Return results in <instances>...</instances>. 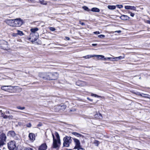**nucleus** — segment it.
Instances as JSON below:
<instances>
[{
	"label": "nucleus",
	"instance_id": "nucleus-43",
	"mask_svg": "<svg viewBox=\"0 0 150 150\" xmlns=\"http://www.w3.org/2000/svg\"><path fill=\"white\" fill-rule=\"evenodd\" d=\"M93 33L97 35V34H99L100 33L99 31H97L94 32Z\"/></svg>",
	"mask_w": 150,
	"mask_h": 150
},
{
	"label": "nucleus",
	"instance_id": "nucleus-33",
	"mask_svg": "<svg viewBox=\"0 0 150 150\" xmlns=\"http://www.w3.org/2000/svg\"><path fill=\"white\" fill-rule=\"evenodd\" d=\"M91 96H94L95 97L99 98L101 97V96H99L93 93H91Z\"/></svg>",
	"mask_w": 150,
	"mask_h": 150
},
{
	"label": "nucleus",
	"instance_id": "nucleus-50",
	"mask_svg": "<svg viewBox=\"0 0 150 150\" xmlns=\"http://www.w3.org/2000/svg\"><path fill=\"white\" fill-rule=\"evenodd\" d=\"M97 45V44H92V45L93 46H96Z\"/></svg>",
	"mask_w": 150,
	"mask_h": 150
},
{
	"label": "nucleus",
	"instance_id": "nucleus-58",
	"mask_svg": "<svg viewBox=\"0 0 150 150\" xmlns=\"http://www.w3.org/2000/svg\"><path fill=\"white\" fill-rule=\"evenodd\" d=\"M0 150H1V149H0Z\"/></svg>",
	"mask_w": 150,
	"mask_h": 150
},
{
	"label": "nucleus",
	"instance_id": "nucleus-55",
	"mask_svg": "<svg viewBox=\"0 0 150 150\" xmlns=\"http://www.w3.org/2000/svg\"><path fill=\"white\" fill-rule=\"evenodd\" d=\"M0 112H1V110H0Z\"/></svg>",
	"mask_w": 150,
	"mask_h": 150
},
{
	"label": "nucleus",
	"instance_id": "nucleus-25",
	"mask_svg": "<svg viewBox=\"0 0 150 150\" xmlns=\"http://www.w3.org/2000/svg\"><path fill=\"white\" fill-rule=\"evenodd\" d=\"M39 2L41 4L43 5H47V3L46 1L43 0H40Z\"/></svg>",
	"mask_w": 150,
	"mask_h": 150
},
{
	"label": "nucleus",
	"instance_id": "nucleus-57",
	"mask_svg": "<svg viewBox=\"0 0 150 150\" xmlns=\"http://www.w3.org/2000/svg\"><path fill=\"white\" fill-rule=\"evenodd\" d=\"M149 24H150V23H149Z\"/></svg>",
	"mask_w": 150,
	"mask_h": 150
},
{
	"label": "nucleus",
	"instance_id": "nucleus-12",
	"mask_svg": "<svg viewBox=\"0 0 150 150\" xmlns=\"http://www.w3.org/2000/svg\"><path fill=\"white\" fill-rule=\"evenodd\" d=\"M47 146L45 143L42 144L39 147V150H46L47 149Z\"/></svg>",
	"mask_w": 150,
	"mask_h": 150
},
{
	"label": "nucleus",
	"instance_id": "nucleus-56",
	"mask_svg": "<svg viewBox=\"0 0 150 150\" xmlns=\"http://www.w3.org/2000/svg\"><path fill=\"white\" fill-rule=\"evenodd\" d=\"M1 131H0V134L1 133Z\"/></svg>",
	"mask_w": 150,
	"mask_h": 150
},
{
	"label": "nucleus",
	"instance_id": "nucleus-3",
	"mask_svg": "<svg viewBox=\"0 0 150 150\" xmlns=\"http://www.w3.org/2000/svg\"><path fill=\"white\" fill-rule=\"evenodd\" d=\"M6 137L4 133H2L0 135V147L5 144Z\"/></svg>",
	"mask_w": 150,
	"mask_h": 150
},
{
	"label": "nucleus",
	"instance_id": "nucleus-42",
	"mask_svg": "<svg viewBox=\"0 0 150 150\" xmlns=\"http://www.w3.org/2000/svg\"><path fill=\"white\" fill-rule=\"evenodd\" d=\"M78 150H85L83 149L81 147V146L79 147V148H77Z\"/></svg>",
	"mask_w": 150,
	"mask_h": 150
},
{
	"label": "nucleus",
	"instance_id": "nucleus-38",
	"mask_svg": "<svg viewBox=\"0 0 150 150\" xmlns=\"http://www.w3.org/2000/svg\"><path fill=\"white\" fill-rule=\"evenodd\" d=\"M26 126L27 127H31V124L30 123H29L28 124H27L26 125Z\"/></svg>",
	"mask_w": 150,
	"mask_h": 150
},
{
	"label": "nucleus",
	"instance_id": "nucleus-23",
	"mask_svg": "<svg viewBox=\"0 0 150 150\" xmlns=\"http://www.w3.org/2000/svg\"><path fill=\"white\" fill-rule=\"evenodd\" d=\"M108 8L110 9L113 10L116 8V6H115L109 5L108 6Z\"/></svg>",
	"mask_w": 150,
	"mask_h": 150
},
{
	"label": "nucleus",
	"instance_id": "nucleus-18",
	"mask_svg": "<svg viewBox=\"0 0 150 150\" xmlns=\"http://www.w3.org/2000/svg\"><path fill=\"white\" fill-rule=\"evenodd\" d=\"M10 86V87H11L12 88H13V87L12 86H2L1 87V89L3 90H5V91H9V88H6V87H8Z\"/></svg>",
	"mask_w": 150,
	"mask_h": 150
},
{
	"label": "nucleus",
	"instance_id": "nucleus-27",
	"mask_svg": "<svg viewBox=\"0 0 150 150\" xmlns=\"http://www.w3.org/2000/svg\"><path fill=\"white\" fill-rule=\"evenodd\" d=\"M72 133L75 136L78 137H80L82 136L81 135L76 132H72Z\"/></svg>",
	"mask_w": 150,
	"mask_h": 150
},
{
	"label": "nucleus",
	"instance_id": "nucleus-46",
	"mask_svg": "<svg viewBox=\"0 0 150 150\" xmlns=\"http://www.w3.org/2000/svg\"><path fill=\"white\" fill-rule=\"evenodd\" d=\"M79 22H80V24L81 25H85V23H83V22H82V23H81V21H79Z\"/></svg>",
	"mask_w": 150,
	"mask_h": 150
},
{
	"label": "nucleus",
	"instance_id": "nucleus-44",
	"mask_svg": "<svg viewBox=\"0 0 150 150\" xmlns=\"http://www.w3.org/2000/svg\"><path fill=\"white\" fill-rule=\"evenodd\" d=\"M28 1L29 2H31L33 3L35 2V0H28Z\"/></svg>",
	"mask_w": 150,
	"mask_h": 150
},
{
	"label": "nucleus",
	"instance_id": "nucleus-48",
	"mask_svg": "<svg viewBox=\"0 0 150 150\" xmlns=\"http://www.w3.org/2000/svg\"><path fill=\"white\" fill-rule=\"evenodd\" d=\"M52 136L53 138V141L56 140V139H55L54 135L53 134H52Z\"/></svg>",
	"mask_w": 150,
	"mask_h": 150
},
{
	"label": "nucleus",
	"instance_id": "nucleus-11",
	"mask_svg": "<svg viewBox=\"0 0 150 150\" xmlns=\"http://www.w3.org/2000/svg\"><path fill=\"white\" fill-rule=\"evenodd\" d=\"M76 83L77 85L81 86H84L87 85L86 83L85 82L81 81H78L76 82Z\"/></svg>",
	"mask_w": 150,
	"mask_h": 150
},
{
	"label": "nucleus",
	"instance_id": "nucleus-36",
	"mask_svg": "<svg viewBox=\"0 0 150 150\" xmlns=\"http://www.w3.org/2000/svg\"><path fill=\"white\" fill-rule=\"evenodd\" d=\"M98 38H104L105 37V36L103 35H99L98 36Z\"/></svg>",
	"mask_w": 150,
	"mask_h": 150
},
{
	"label": "nucleus",
	"instance_id": "nucleus-20",
	"mask_svg": "<svg viewBox=\"0 0 150 150\" xmlns=\"http://www.w3.org/2000/svg\"><path fill=\"white\" fill-rule=\"evenodd\" d=\"M60 106L61 107L60 111H63L66 108L67 106L66 105L64 104H61L60 105Z\"/></svg>",
	"mask_w": 150,
	"mask_h": 150
},
{
	"label": "nucleus",
	"instance_id": "nucleus-45",
	"mask_svg": "<svg viewBox=\"0 0 150 150\" xmlns=\"http://www.w3.org/2000/svg\"><path fill=\"white\" fill-rule=\"evenodd\" d=\"M42 125V124L41 123H39L38 125L37 126L38 127H39L41 126Z\"/></svg>",
	"mask_w": 150,
	"mask_h": 150
},
{
	"label": "nucleus",
	"instance_id": "nucleus-41",
	"mask_svg": "<svg viewBox=\"0 0 150 150\" xmlns=\"http://www.w3.org/2000/svg\"><path fill=\"white\" fill-rule=\"evenodd\" d=\"M12 36L14 37L17 36L18 35L17 33H13L12 34Z\"/></svg>",
	"mask_w": 150,
	"mask_h": 150
},
{
	"label": "nucleus",
	"instance_id": "nucleus-14",
	"mask_svg": "<svg viewBox=\"0 0 150 150\" xmlns=\"http://www.w3.org/2000/svg\"><path fill=\"white\" fill-rule=\"evenodd\" d=\"M28 137L31 141H33L35 139V134L32 133H30L29 134Z\"/></svg>",
	"mask_w": 150,
	"mask_h": 150
},
{
	"label": "nucleus",
	"instance_id": "nucleus-4",
	"mask_svg": "<svg viewBox=\"0 0 150 150\" xmlns=\"http://www.w3.org/2000/svg\"><path fill=\"white\" fill-rule=\"evenodd\" d=\"M38 33H30V37L29 38V40H31L32 42L35 41L38 38Z\"/></svg>",
	"mask_w": 150,
	"mask_h": 150
},
{
	"label": "nucleus",
	"instance_id": "nucleus-34",
	"mask_svg": "<svg viewBox=\"0 0 150 150\" xmlns=\"http://www.w3.org/2000/svg\"><path fill=\"white\" fill-rule=\"evenodd\" d=\"M99 141L97 140H95L94 142V143L96 146H98L99 144Z\"/></svg>",
	"mask_w": 150,
	"mask_h": 150
},
{
	"label": "nucleus",
	"instance_id": "nucleus-6",
	"mask_svg": "<svg viewBox=\"0 0 150 150\" xmlns=\"http://www.w3.org/2000/svg\"><path fill=\"white\" fill-rule=\"evenodd\" d=\"M23 24L22 20L20 18L14 20V26L19 27Z\"/></svg>",
	"mask_w": 150,
	"mask_h": 150
},
{
	"label": "nucleus",
	"instance_id": "nucleus-32",
	"mask_svg": "<svg viewBox=\"0 0 150 150\" xmlns=\"http://www.w3.org/2000/svg\"><path fill=\"white\" fill-rule=\"evenodd\" d=\"M16 108L20 110H23L25 109L24 107H21L20 106H18L16 107Z\"/></svg>",
	"mask_w": 150,
	"mask_h": 150
},
{
	"label": "nucleus",
	"instance_id": "nucleus-47",
	"mask_svg": "<svg viewBox=\"0 0 150 150\" xmlns=\"http://www.w3.org/2000/svg\"><path fill=\"white\" fill-rule=\"evenodd\" d=\"M121 32V30H117V31H116L115 32V33H120Z\"/></svg>",
	"mask_w": 150,
	"mask_h": 150
},
{
	"label": "nucleus",
	"instance_id": "nucleus-1",
	"mask_svg": "<svg viewBox=\"0 0 150 150\" xmlns=\"http://www.w3.org/2000/svg\"><path fill=\"white\" fill-rule=\"evenodd\" d=\"M51 73H40L38 74L39 76L44 80H51Z\"/></svg>",
	"mask_w": 150,
	"mask_h": 150
},
{
	"label": "nucleus",
	"instance_id": "nucleus-9",
	"mask_svg": "<svg viewBox=\"0 0 150 150\" xmlns=\"http://www.w3.org/2000/svg\"><path fill=\"white\" fill-rule=\"evenodd\" d=\"M73 139L76 145L74 149H76L81 146L79 140L75 138H73Z\"/></svg>",
	"mask_w": 150,
	"mask_h": 150
},
{
	"label": "nucleus",
	"instance_id": "nucleus-35",
	"mask_svg": "<svg viewBox=\"0 0 150 150\" xmlns=\"http://www.w3.org/2000/svg\"><path fill=\"white\" fill-rule=\"evenodd\" d=\"M128 13L130 14V16L132 17H133L134 16V13H132L129 11H128Z\"/></svg>",
	"mask_w": 150,
	"mask_h": 150
},
{
	"label": "nucleus",
	"instance_id": "nucleus-51",
	"mask_svg": "<svg viewBox=\"0 0 150 150\" xmlns=\"http://www.w3.org/2000/svg\"><path fill=\"white\" fill-rule=\"evenodd\" d=\"M146 22L147 23L149 24L150 23V21L148 20Z\"/></svg>",
	"mask_w": 150,
	"mask_h": 150
},
{
	"label": "nucleus",
	"instance_id": "nucleus-30",
	"mask_svg": "<svg viewBox=\"0 0 150 150\" xmlns=\"http://www.w3.org/2000/svg\"><path fill=\"white\" fill-rule=\"evenodd\" d=\"M55 135L57 138V139H56L57 140H60V138H59V134L57 132H55Z\"/></svg>",
	"mask_w": 150,
	"mask_h": 150
},
{
	"label": "nucleus",
	"instance_id": "nucleus-53",
	"mask_svg": "<svg viewBox=\"0 0 150 150\" xmlns=\"http://www.w3.org/2000/svg\"><path fill=\"white\" fill-rule=\"evenodd\" d=\"M108 59H110V57H108Z\"/></svg>",
	"mask_w": 150,
	"mask_h": 150
},
{
	"label": "nucleus",
	"instance_id": "nucleus-8",
	"mask_svg": "<svg viewBox=\"0 0 150 150\" xmlns=\"http://www.w3.org/2000/svg\"><path fill=\"white\" fill-rule=\"evenodd\" d=\"M51 80H56L58 77V74L57 72L51 73Z\"/></svg>",
	"mask_w": 150,
	"mask_h": 150
},
{
	"label": "nucleus",
	"instance_id": "nucleus-37",
	"mask_svg": "<svg viewBox=\"0 0 150 150\" xmlns=\"http://www.w3.org/2000/svg\"><path fill=\"white\" fill-rule=\"evenodd\" d=\"M116 6H117V7L119 8H123V6L122 5H117Z\"/></svg>",
	"mask_w": 150,
	"mask_h": 150
},
{
	"label": "nucleus",
	"instance_id": "nucleus-5",
	"mask_svg": "<svg viewBox=\"0 0 150 150\" xmlns=\"http://www.w3.org/2000/svg\"><path fill=\"white\" fill-rule=\"evenodd\" d=\"M16 144L14 141H11L8 143V146L10 150H16Z\"/></svg>",
	"mask_w": 150,
	"mask_h": 150
},
{
	"label": "nucleus",
	"instance_id": "nucleus-54",
	"mask_svg": "<svg viewBox=\"0 0 150 150\" xmlns=\"http://www.w3.org/2000/svg\"><path fill=\"white\" fill-rule=\"evenodd\" d=\"M72 150V149H69V150Z\"/></svg>",
	"mask_w": 150,
	"mask_h": 150
},
{
	"label": "nucleus",
	"instance_id": "nucleus-17",
	"mask_svg": "<svg viewBox=\"0 0 150 150\" xmlns=\"http://www.w3.org/2000/svg\"><path fill=\"white\" fill-rule=\"evenodd\" d=\"M95 117L97 119H101L102 118V115L100 113H97L95 115Z\"/></svg>",
	"mask_w": 150,
	"mask_h": 150
},
{
	"label": "nucleus",
	"instance_id": "nucleus-19",
	"mask_svg": "<svg viewBox=\"0 0 150 150\" xmlns=\"http://www.w3.org/2000/svg\"><path fill=\"white\" fill-rule=\"evenodd\" d=\"M93 57H97L99 59H101L103 58H104L105 60V58H104V56L102 55H93Z\"/></svg>",
	"mask_w": 150,
	"mask_h": 150
},
{
	"label": "nucleus",
	"instance_id": "nucleus-39",
	"mask_svg": "<svg viewBox=\"0 0 150 150\" xmlns=\"http://www.w3.org/2000/svg\"><path fill=\"white\" fill-rule=\"evenodd\" d=\"M1 114L3 115V116L2 115V116H3V117L4 118L6 119L9 117V116H8L6 115H4L3 113Z\"/></svg>",
	"mask_w": 150,
	"mask_h": 150
},
{
	"label": "nucleus",
	"instance_id": "nucleus-40",
	"mask_svg": "<svg viewBox=\"0 0 150 150\" xmlns=\"http://www.w3.org/2000/svg\"><path fill=\"white\" fill-rule=\"evenodd\" d=\"M49 29L50 30L52 31H54L55 30V29L53 27H50L49 28Z\"/></svg>",
	"mask_w": 150,
	"mask_h": 150
},
{
	"label": "nucleus",
	"instance_id": "nucleus-29",
	"mask_svg": "<svg viewBox=\"0 0 150 150\" xmlns=\"http://www.w3.org/2000/svg\"><path fill=\"white\" fill-rule=\"evenodd\" d=\"M85 10L87 11H91L90 9L86 6H83L82 7Z\"/></svg>",
	"mask_w": 150,
	"mask_h": 150
},
{
	"label": "nucleus",
	"instance_id": "nucleus-24",
	"mask_svg": "<svg viewBox=\"0 0 150 150\" xmlns=\"http://www.w3.org/2000/svg\"><path fill=\"white\" fill-rule=\"evenodd\" d=\"M38 30V29L37 28H32L30 30V31L32 33H35V32L37 31Z\"/></svg>",
	"mask_w": 150,
	"mask_h": 150
},
{
	"label": "nucleus",
	"instance_id": "nucleus-21",
	"mask_svg": "<svg viewBox=\"0 0 150 150\" xmlns=\"http://www.w3.org/2000/svg\"><path fill=\"white\" fill-rule=\"evenodd\" d=\"M61 107L60 105H57L55 107L54 110L56 112H59L60 111Z\"/></svg>",
	"mask_w": 150,
	"mask_h": 150
},
{
	"label": "nucleus",
	"instance_id": "nucleus-7",
	"mask_svg": "<svg viewBox=\"0 0 150 150\" xmlns=\"http://www.w3.org/2000/svg\"><path fill=\"white\" fill-rule=\"evenodd\" d=\"M60 144V140H55L53 141V148H56L58 147Z\"/></svg>",
	"mask_w": 150,
	"mask_h": 150
},
{
	"label": "nucleus",
	"instance_id": "nucleus-49",
	"mask_svg": "<svg viewBox=\"0 0 150 150\" xmlns=\"http://www.w3.org/2000/svg\"><path fill=\"white\" fill-rule=\"evenodd\" d=\"M66 38L67 40H70L69 38L68 37H66Z\"/></svg>",
	"mask_w": 150,
	"mask_h": 150
},
{
	"label": "nucleus",
	"instance_id": "nucleus-28",
	"mask_svg": "<svg viewBox=\"0 0 150 150\" xmlns=\"http://www.w3.org/2000/svg\"><path fill=\"white\" fill-rule=\"evenodd\" d=\"M93 57V55H88L86 56H84L83 57V58H85V59H89Z\"/></svg>",
	"mask_w": 150,
	"mask_h": 150
},
{
	"label": "nucleus",
	"instance_id": "nucleus-13",
	"mask_svg": "<svg viewBox=\"0 0 150 150\" xmlns=\"http://www.w3.org/2000/svg\"><path fill=\"white\" fill-rule=\"evenodd\" d=\"M125 8L126 9H130L135 11L136 10V7L134 6H125Z\"/></svg>",
	"mask_w": 150,
	"mask_h": 150
},
{
	"label": "nucleus",
	"instance_id": "nucleus-52",
	"mask_svg": "<svg viewBox=\"0 0 150 150\" xmlns=\"http://www.w3.org/2000/svg\"><path fill=\"white\" fill-rule=\"evenodd\" d=\"M14 111V112H19V111Z\"/></svg>",
	"mask_w": 150,
	"mask_h": 150
},
{
	"label": "nucleus",
	"instance_id": "nucleus-22",
	"mask_svg": "<svg viewBox=\"0 0 150 150\" xmlns=\"http://www.w3.org/2000/svg\"><path fill=\"white\" fill-rule=\"evenodd\" d=\"M91 11L93 12H98L100 11V10L97 8H93L91 9Z\"/></svg>",
	"mask_w": 150,
	"mask_h": 150
},
{
	"label": "nucleus",
	"instance_id": "nucleus-31",
	"mask_svg": "<svg viewBox=\"0 0 150 150\" xmlns=\"http://www.w3.org/2000/svg\"><path fill=\"white\" fill-rule=\"evenodd\" d=\"M124 58V57H122V56H119L118 57H116L114 58H113V59H115V60L117 61L119 59H121Z\"/></svg>",
	"mask_w": 150,
	"mask_h": 150
},
{
	"label": "nucleus",
	"instance_id": "nucleus-26",
	"mask_svg": "<svg viewBox=\"0 0 150 150\" xmlns=\"http://www.w3.org/2000/svg\"><path fill=\"white\" fill-rule=\"evenodd\" d=\"M16 31L17 32L18 35L22 36L23 35V32L21 31L18 30H16Z\"/></svg>",
	"mask_w": 150,
	"mask_h": 150
},
{
	"label": "nucleus",
	"instance_id": "nucleus-10",
	"mask_svg": "<svg viewBox=\"0 0 150 150\" xmlns=\"http://www.w3.org/2000/svg\"><path fill=\"white\" fill-rule=\"evenodd\" d=\"M5 22L6 24L11 26H14V20H6Z\"/></svg>",
	"mask_w": 150,
	"mask_h": 150
},
{
	"label": "nucleus",
	"instance_id": "nucleus-16",
	"mask_svg": "<svg viewBox=\"0 0 150 150\" xmlns=\"http://www.w3.org/2000/svg\"><path fill=\"white\" fill-rule=\"evenodd\" d=\"M120 18L123 20H127L129 19L130 18L127 16L123 15L120 16Z\"/></svg>",
	"mask_w": 150,
	"mask_h": 150
},
{
	"label": "nucleus",
	"instance_id": "nucleus-15",
	"mask_svg": "<svg viewBox=\"0 0 150 150\" xmlns=\"http://www.w3.org/2000/svg\"><path fill=\"white\" fill-rule=\"evenodd\" d=\"M16 133L15 132L13 131H10L8 132V135L14 138L16 136Z\"/></svg>",
	"mask_w": 150,
	"mask_h": 150
},
{
	"label": "nucleus",
	"instance_id": "nucleus-2",
	"mask_svg": "<svg viewBox=\"0 0 150 150\" xmlns=\"http://www.w3.org/2000/svg\"><path fill=\"white\" fill-rule=\"evenodd\" d=\"M63 146L68 147L72 142V139L70 137L66 136L63 138Z\"/></svg>",
	"mask_w": 150,
	"mask_h": 150
}]
</instances>
